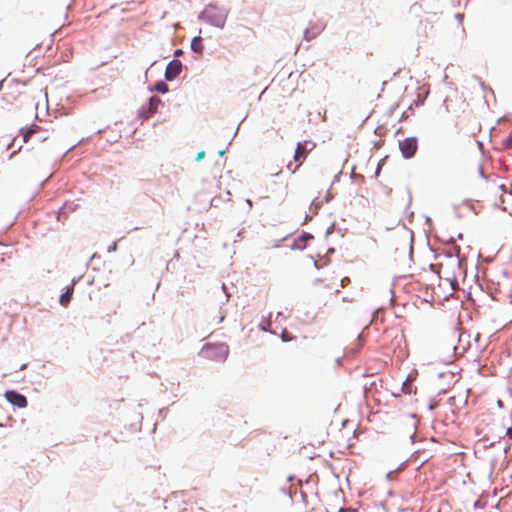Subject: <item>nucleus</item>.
<instances>
[{
  "instance_id": "nucleus-4",
  "label": "nucleus",
  "mask_w": 512,
  "mask_h": 512,
  "mask_svg": "<svg viewBox=\"0 0 512 512\" xmlns=\"http://www.w3.org/2000/svg\"><path fill=\"white\" fill-rule=\"evenodd\" d=\"M5 398L12 405L17 406L19 408H25L27 406V399L24 395L18 393L14 390H9L5 392Z\"/></svg>"
},
{
  "instance_id": "nucleus-2",
  "label": "nucleus",
  "mask_w": 512,
  "mask_h": 512,
  "mask_svg": "<svg viewBox=\"0 0 512 512\" xmlns=\"http://www.w3.org/2000/svg\"><path fill=\"white\" fill-rule=\"evenodd\" d=\"M200 353L202 357L206 359L214 361H224L229 354V348L228 345H226L225 343H206L202 347Z\"/></svg>"
},
{
  "instance_id": "nucleus-14",
  "label": "nucleus",
  "mask_w": 512,
  "mask_h": 512,
  "mask_svg": "<svg viewBox=\"0 0 512 512\" xmlns=\"http://www.w3.org/2000/svg\"><path fill=\"white\" fill-rule=\"evenodd\" d=\"M281 338L284 342H288V341H291L294 339L293 336L290 335L289 332H287L286 330H284L281 334Z\"/></svg>"
},
{
  "instance_id": "nucleus-19",
  "label": "nucleus",
  "mask_w": 512,
  "mask_h": 512,
  "mask_svg": "<svg viewBox=\"0 0 512 512\" xmlns=\"http://www.w3.org/2000/svg\"><path fill=\"white\" fill-rule=\"evenodd\" d=\"M509 193L512 195V184L510 186Z\"/></svg>"
},
{
  "instance_id": "nucleus-17",
  "label": "nucleus",
  "mask_w": 512,
  "mask_h": 512,
  "mask_svg": "<svg viewBox=\"0 0 512 512\" xmlns=\"http://www.w3.org/2000/svg\"><path fill=\"white\" fill-rule=\"evenodd\" d=\"M402 390L404 393H411V389L408 387L407 383L403 384Z\"/></svg>"
},
{
  "instance_id": "nucleus-8",
  "label": "nucleus",
  "mask_w": 512,
  "mask_h": 512,
  "mask_svg": "<svg viewBox=\"0 0 512 512\" xmlns=\"http://www.w3.org/2000/svg\"><path fill=\"white\" fill-rule=\"evenodd\" d=\"M40 130V127L38 125H32L28 129H26L23 132V140L24 142H28L31 138V136L35 133H37Z\"/></svg>"
},
{
  "instance_id": "nucleus-12",
  "label": "nucleus",
  "mask_w": 512,
  "mask_h": 512,
  "mask_svg": "<svg viewBox=\"0 0 512 512\" xmlns=\"http://www.w3.org/2000/svg\"><path fill=\"white\" fill-rule=\"evenodd\" d=\"M154 89L157 92L166 93L168 91V86H167V84L165 82L160 81V82L156 83Z\"/></svg>"
},
{
  "instance_id": "nucleus-15",
  "label": "nucleus",
  "mask_w": 512,
  "mask_h": 512,
  "mask_svg": "<svg viewBox=\"0 0 512 512\" xmlns=\"http://www.w3.org/2000/svg\"><path fill=\"white\" fill-rule=\"evenodd\" d=\"M504 146L506 148H512V132L509 134V136L504 140L503 142Z\"/></svg>"
},
{
  "instance_id": "nucleus-3",
  "label": "nucleus",
  "mask_w": 512,
  "mask_h": 512,
  "mask_svg": "<svg viewBox=\"0 0 512 512\" xmlns=\"http://www.w3.org/2000/svg\"><path fill=\"white\" fill-rule=\"evenodd\" d=\"M418 148L416 137H407L399 142V149L405 158H411L415 155Z\"/></svg>"
},
{
  "instance_id": "nucleus-9",
  "label": "nucleus",
  "mask_w": 512,
  "mask_h": 512,
  "mask_svg": "<svg viewBox=\"0 0 512 512\" xmlns=\"http://www.w3.org/2000/svg\"><path fill=\"white\" fill-rule=\"evenodd\" d=\"M227 14L225 12H221L219 15L215 17L213 20V24L217 27L222 28L226 22Z\"/></svg>"
},
{
  "instance_id": "nucleus-6",
  "label": "nucleus",
  "mask_w": 512,
  "mask_h": 512,
  "mask_svg": "<svg viewBox=\"0 0 512 512\" xmlns=\"http://www.w3.org/2000/svg\"><path fill=\"white\" fill-rule=\"evenodd\" d=\"M191 49L198 54H202L204 50L203 40L200 36H196L191 41Z\"/></svg>"
},
{
  "instance_id": "nucleus-18",
  "label": "nucleus",
  "mask_w": 512,
  "mask_h": 512,
  "mask_svg": "<svg viewBox=\"0 0 512 512\" xmlns=\"http://www.w3.org/2000/svg\"><path fill=\"white\" fill-rule=\"evenodd\" d=\"M506 435H507L510 439H512V427H509V428H507V429H506Z\"/></svg>"
},
{
  "instance_id": "nucleus-7",
  "label": "nucleus",
  "mask_w": 512,
  "mask_h": 512,
  "mask_svg": "<svg viewBox=\"0 0 512 512\" xmlns=\"http://www.w3.org/2000/svg\"><path fill=\"white\" fill-rule=\"evenodd\" d=\"M73 291H74L73 286H71V287H68L67 290L61 294L59 302L62 306L66 307L69 304V302L72 298V295H73Z\"/></svg>"
},
{
  "instance_id": "nucleus-1",
  "label": "nucleus",
  "mask_w": 512,
  "mask_h": 512,
  "mask_svg": "<svg viewBox=\"0 0 512 512\" xmlns=\"http://www.w3.org/2000/svg\"><path fill=\"white\" fill-rule=\"evenodd\" d=\"M315 147L316 144L311 140H305L303 142L297 143L293 156V162L295 165L293 166V163L290 162L287 165L288 170H290L292 173H295L302 166L309 153L313 151Z\"/></svg>"
},
{
  "instance_id": "nucleus-13",
  "label": "nucleus",
  "mask_w": 512,
  "mask_h": 512,
  "mask_svg": "<svg viewBox=\"0 0 512 512\" xmlns=\"http://www.w3.org/2000/svg\"><path fill=\"white\" fill-rule=\"evenodd\" d=\"M477 172L478 174L485 180H488L489 179V176H487L485 174L486 172V169H485V166L483 164H480L478 167H477Z\"/></svg>"
},
{
  "instance_id": "nucleus-11",
  "label": "nucleus",
  "mask_w": 512,
  "mask_h": 512,
  "mask_svg": "<svg viewBox=\"0 0 512 512\" xmlns=\"http://www.w3.org/2000/svg\"><path fill=\"white\" fill-rule=\"evenodd\" d=\"M422 12V7L420 4L415 3L410 8V13H412L415 17H419Z\"/></svg>"
},
{
  "instance_id": "nucleus-16",
  "label": "nucleus",
  "mask_w": 512,
  "mask_h": 512,
  "mask_svg": "<svg viewBox=\"0 0 512 512\" xmlns=\"http://www.w3.org/2000/svg\"><path fill=\"white\" fill-rule=\"evenodd\" d=\"M205 157V152L204 151H200L197 156H196V161H200L202 160L203 158Z\"/></svg>"
},
{
  "instance_id": "nucleus-5",
  "label": "nucleus",
  "mask_w": 512,
  "mask_h": 512,
  "mask_svg": "<svg viewBox=\"0 0 512 512\" xmlns=\"http://www.w3.org/2000/svg\"><path fill=\"white\" fill-rule=\"evenodd\" d=\"M182 64L179 60H172L166 67L165 78L168 81L175 79L181 72Z\"/></svg>"
},
{
  "instance_id": "nucleus-10",
  "label": "nucleus",
  "mask_w": 512,
  "mask_h": 512,
  "mask_svg": "<svg viewBox=\"0 0 512 512\" xmlns=\"http://www.w3.org/2000/svg\"><path fill=\"white\" fill-rule=\"evenodd\" d=\"M161 103V100L158 97H151L149 100V107L152 112L157 110L158 105Z\"/></svg>"
}]
</instances>
